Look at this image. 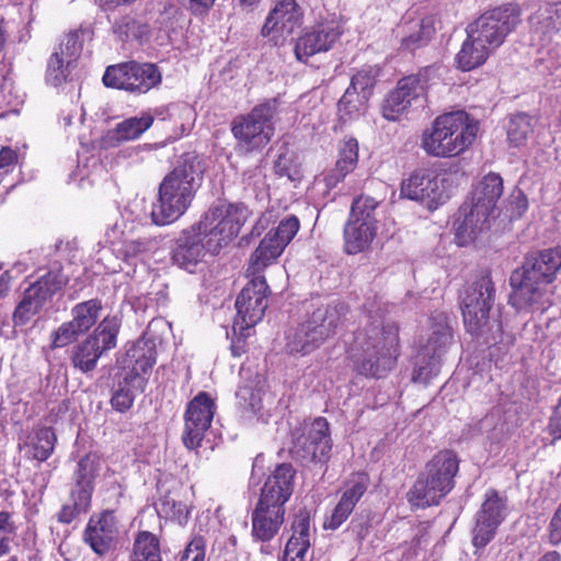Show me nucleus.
Wrapping results in <instances>:
<instances>
[{"label":"nucleus","instance_id":"obj_1","mask_svg":"<svg viewBox=\"0 0 561 561\" xmlns=\"http://www.w3.org/2000/svg\"><path fill=\"white\" fill-rule=\"evenodd\" d=\"M561 270V247L545 249L526 257L510 278V301L519 312L546 311L552 306L549 285Z\"/></svg>","mask_w":561,"mask_h":561},{"label":"nucleus","instance_id":"obj_2","mask_svg":"<svg viewBox=\"0 0 561 561\" xmlns=\"http://www.w3.org/2000/svg\"><path fill=\"white\" fill-rule=\"evenodd\" d=\"M195 157H186L168 173L159 185L158 201L151 210L152 222L165 226L174 222L190 207L202 180Z\"/></svg>","mask_w":561,"mask_h":561},{"label":"nucleus","instance_id":"obj_3","mask_svg":"<svg viewBox=\"0 0 561 561\" xmlns=\"http://www.w3.org/2000/svg\"><path fill=\"white\" fill-rule=\"evenodd\" d=\"M478 130L479 123L465 111L444 113L423 131L421 148L431 157H458L471 147Z\"/></svg>","mask_w":561,"mask_h":561},{"label":"nucleus","instance_id":"obj_4","mask_svg":"<svg viewBox=\"0 0 561 561\" xmlns=\"http://www.w3.org/2000/svg\"><path fill=\"white\" fill-rule=\"evenodd\" d=\"M355 346L360 352L357 371L366 377H383L394 367L399 355L398 329L375 319L356 333Z\"/></svg>","mask_w":561,"mask_h":561},{"label":"nucleus","instance_id":"obj_5","mask_svg":"<svg viewBox=\"0 0 561 561\" xmlns=\"http://www.w3.org/2000/svg\"><path fill=\"white\" fill-rule=\"evenodd\" d=\"M503 194V179L490 172L476 186L472 201L459 209L456 221V241L463 247L473 241L479 232L489 227L495 217L496 203Z\"/></svg>","mask_w":561,"mask_h":561},{"label":"nucleus","instance_id":"obj_6","mask_svg":"<svg viewBox=\"0 0 561 561\" xmlns=\"http://www.w3.org/2000/svg\"><path fill=\"white\" fill-rule=\"evenodd\" d=\"M345 313L346 306L342 302L317 307L304 322L287 331V353L305 356L317 350L335 333Z\"/></svg>","mask_w":561,"mask_h":561},{"label":"nucleus","instance_id":"obj_7","mask_svg":"<svg viewBox=\"0 0 561 561\" xmlns=\"http://www.w3.org/2000/svg\"><path fill=\"white\" fill-rule=\"evenodd\" d=\"M458 472V459L450 450L436 454L426 465L407 494L414 507L437 505L454 488V477Z\"/></svg>","mask_w":561,"mask_h":561},{"label":"nucleus","instance_id":"obj_8","mask_svg":"<svg viewBox=\"0 0 561 561\" xmlns=\"http://www.w3.org/2000/svg\"><path fill=\"white\" fill-rule=\"evenodd\" d=\"M495 300V287L489 275L467 284L459 294V304L467 331L476 336H492L502 332L501 323H490V311Z\"/></svg>","mask_w":561,"mask_h":561},{"label":"nucleus","instance_id":"obj_9","mask_svg":"<svg viewBox=\"0 0 561 561\" xmlns=\"http://www.w3.org/2000/svg\"><path fill=\"white\" fill-rule=\"evenodd\" d=\"M250 216L249 208L242 204H219L211 206L196 224L208 242L210 254H217L240 232Z\"/></svg>","mask_w":561,"mask_h":561},{"label":"nucleus","instance_id":"obj_10","mask_svg":"<svg viewBox=\"0 0 561 561\" xmlns=\"http://www.w3.org/2000/svg\"><path fill=\"white\" fill-rule=\"evenodd\" d=\"M280 105V98L268 99L254 106L250 113L232 122L234 138L248 150L265 147L274 136L273 117Z\"/></svg>","mask_w":561,"mask_h":561},{"label":"nucleus","instance_id":"obj_11","mask_svg":"<svg viewBox=\"0 0 561 561\" xmlns=\"http://www.w3.org/2000/svg\"><path fill=\"white\" fill-rule=\"evenodd\" d=\"M522 22V10L516 3H505L482 13L468 24L466 32H471L476 39H481L492 50L500 47L505 38Z\"/></svg>","mask_w":561,"mask_h":561},{"label":"nucleus","instance_id":"obj_12","mask_svg":"<svg viewBox=\"0 0 561 561\" xmlns=\"http://www.w3.org/2000/svg\"><path fill=\"white\" fill-rule=\"evenodd\" d=\"M377 206L378 202L370 196L354 199L343 231L344 250L347 254H357L370 247L377 232Z\"/></svg>","mask_w":561,"mask_h":561},{"label":"nucleus","instance_id":"obj_13","mask_svg":"<svg viewBox=\"0 0 561 561\" xmlns=\"http://www.w3.org/2000/svg\"><path fill=\"white\" fill-rule=\"evenodd\" d=\"M100 470V459L95 454H88L81 458L73 473V486L70 497L57 514V519L62 524H70L82 514H87L91 507V499L94 490V479Z\"/></svg>","mask_w":561,"mask_h":561},{"label":"nucleus","instance_id":"obj_14","mask_svg":"<svg viewBox=\"0 0 561 561\" xmlns=\"http://www.w3.org/2000/svg\"><path fill=\"white\" fill-rule=\"evenodd\" d=\"M119 325V321L115 316L105 317L93 334L73 348L71 355L72 365L82 373L93 370L102 354L116 346Z\"/></svg>","mask_w":561,"mask_h":561},{"label":"nucleus","instance_id":"obj_15","mask_svg":"<svg viewBox=\"0 0 561 561\" xmlns=\"http://www.w3.org/2000/svg\"><path fill=\"white\" fill-rule=\"evenodd\" d=\"M161 79L156 65L136 61L108 66L102 78L106 87L135 93H147L160 84Z\"/></svg>","mask_w":561,"mask_h":561},{"label":"nucleus","instance_id":"obj_16","mask_svg":"<svg viewBox=\"0 0 561 561\" xmlns=\"http://www.w3.org/2000/svg\"><path fill=\"white\" fill-rule=\"evenodd\" d=\"M300 228L296 216H289L279 221L275 229L270 230L251 254L248 273L256 275L271 265L294 239Z\"/></svg>","mask_w":561,"mask_h":561},{"label":"nucleus","instance_id":"obj_17","mask_svg":"<svg viewBox=\"0 0 561 561\" xmlns=\"http://www.w3.org/2000/svg\"><path fill=\"white\" fill-rule=\"evenodd\" d=\"M215 411V400L205 391L198 392L187 403L182 433V442L187 449L194 450L202 446L205 434L211 425Z\"/></svg>","mask_w":561,"mask_h":561},{"label":"nucleus","instance_id":"obj_18","mask_svg":"<svg viewBox=\"0 0 561 561\" xmlns=\"http://www.w3.org/2000/svg\"><path fill=\"white\" fill-rule=\"evenodd\" d=\"M156 343L145 336L140 337L119 359V376L125 378L126 383L131 382L139 389H146L156 364Z\"/></svg>","mask_w":561,"mask_h":561},{"label":"nucleus","instance_id":"obj_19","mask_svg":"<svg viewBox=\"0 0 561 561\" xmlns=\"http://www.w3.org/2000/svg\"><path fill=\"white\" fill-rule=\"evenodd\" d=\"M507 515L506 497L501 496L494 489H489L480 510L476 514L472 545L484 548L495 536L499 526Z\"/></svg>","mask_w":561,"mask_h":561},{"label":"nucleus","instance_id":"obj_20","mask_svg":"<svg viewBox=\"0 0 561 561\" xmlns=\"http://www.w3.org/2000/svg\"><path fill=\"white\" fill-rule=\"evenodd\" d=\"M268 286L265 278L256 276L248 283L236 300L237 319L233 330L242 331L259 323L267 308Z\"/></svg>","mask_w":561,"mask_h":561},{"label":"nucleus","instance_id":"obj_21","mask_svg":"<svg viewBox=\"0 0 561 561\" xmlns=\"http://www.w3.org/2000/svg\"><path fill=\"white\" fill-rule=\"evenodd\" d=\"M82 48L81 32H70L65 36L48 59L46 80L49 84L58 87L69 79L72 70L77 67Z\"/></svg>","mask_w":561,"mask_h":561},{"label":"nucleus","instance_id":"obj_22","mask_svg":"<svg viewBox=\"0 0 561 561\" xmlns=\"http://www.w3.org/2000/svg\"><path fill=\"white\" fill-rule=\"evenodd\" d=\"M117 535L114 513L105 511L100 516H92L89 519L83 538L98 556L103 557L114 549Z\"/></svg>","mask_w":561,"mask_h":561},{"label":"nucleus","instance_id":"obj_23","mask_svg":"<svg viewBox=\"0 0 561 561\" xmlns=\"http://www.w3.org/2000/svg\"><path fill=\"white\" fill-rule=\"evenodd\" d=\"M341 31L334 23H322L299 36L295 44L297 60L307 62L309 57L330 50L339 39Z\"/></svg>","mask_w":561,"mask_h":561},{"label":"nucleus","instance_id":"obj_24","mask_svg":"<svg viewBox=\"0 0 561 561\" xmlns=\"http://www.w3.org/2000/svg\"><path fill=\"white\" fill-rule=\"evenodd\" d=\"M368 485L369 478L366 473L353 474L331 515L325 518L323 527L331 530L337 529L350 517Z\"/></svg>","mask_w":561,"mask_h":561},{"label":"nucleus","instance_id":"obj_25","mask_svg":"<svg viewBox=\"0 0 561 561\" xmlns=\"http://www.w3.org/2000/svg\"><path fill=\"white\" fill-rule=\"evenodd\" d=\"M295 448L297 453L301 451V457L305 459L318 462L327 461L332 448L330 427L327 419H314L307 435L298 438Z\"/></svg>","mask_w":561,"mask_h":561},{"label":"nucleus","instance_id":"obj_26","mask_svg":"<svg viewBox=\"0 0 561 561\" xmlns=\"http://www.w3.org/2000/svg\"><path fill=\"white\" fill-rule=\"evenodd\" d=\"M295 470L289 463H280L265 481L257 503L285 508L294 491Z\"/></svg>","mask_w":561,"mask_h":561},{"label":"nucleus","instance_id":"obj_27","mask_svg":"<svg viewBox=\"0 0 561 561\" xmlns=\"http://www.w3.org/2000/svg\"><path fill=\"white\" fill-rule=\"evenodd\" d=\"M401 196L412 201L426 202L428 207H436L446 198L438 176L426 173H414L404 180L401 184Z\"/></svg>","mask_w":561,"mask_h":561},{"label":"nucleus","instance_id":"obj_28","mask_svg":"<svg viewBox=\"0 0 561 561\" xmlns=\"http://www.w3.org/2000/svg\"><path fill=\"white\" fill-rule=\"evenodd\" d=\"M285 508L256 503L251 514V537L254 542L266 543L278 534L285 520Z\"/></svg>","mask_w":561,"mask_h":561},{"label":"nucleus","instance_id":"obj_29","mask_svg":"<svg viewBox=\"0 0 561 561\" xmlns=\"http://www.w3.org/2000/svg\"><path fill=\"white\" fill-rule=\"evenodd\" d=\"M206 238L195 225L179 237L172 257L176 265L192 272L206 253H209Z\"/></svg>","mask_w":561,"mask_h":561},{"label":"nucleus","instance_id":"obj_30","mask_svg":"<svg viewBox=\"0 0 561 561\" xmlns=\"http://www.w3.org/2000/svg\"><path fill=\"white\" fill-rule=\"evenodd\" d=\"M302 23V11L296 0H278L270 11L262 27V35L291 34Z\"/></svg>","mask_w":561,"mask_h":561},{"label":"nucleus","instance_id":"obj_31","mask_svg":"<svg viewBox=\"0 0 561 561\" xmlns=\"http://www.w3.org/2000/svg\"><path fill=\"white\" fill-rule=\"evenodd\" d=\"M432 321L427 341L420 350L423 352V359L426 357L440 359L453 340L451 329L444 314H438Z\"/></svg>","mask_w":561,"mask_h":561},{"label":"nucleus","instance_id":"obj_32","mask_svg":"<svg viewBox=\"0 0 561 561\" xmlns=\"http://www.w3.org/2000/svg\"><path fill=\"white\" fill-rule=\"evenodd\" d=\"M125 221L116 222L108 231V241L122 252L126 259L135 257L152 248V241L147 238H131V229L126 231Z\"/></svg>","mask_w":561,"mask_h":561},{"label":"nucleus","instance_id":"obj_33","mask_svg":"<svg viewBox=\"0 0 561 561\" xmlns=\"http://www.w3.org/2000/svg\"><path fill=\"white\" fill-rule=\"evenodd\" d=\"M153 121V116L148 112L141 113L140 116L125 118L108 130L106 139L111 145L135 140L151 127Z\"/></svg>","mask_w":561,"mask_h":561},{"label":"nucleus","instance_id":"obj_34","mask_svg":"<svg viewBox=\"0 0 561 561\" xmlns=\"http://www.w3.org/2000/svg\"><path fill=\"white\" fill-rule=\"evenodd\" d=\"M358 161V142L355 138H345L339 149V156L335 167L325 176L327 185L336 186L345 176L351 173L357 165Z\"/></svg>","mask_w":561,"mask_h":561},{"label":"nucleus","instance_id":"obj_35","mask_svg":"<svg viewBox=\"0 0 561 561\" xmlns=\"http://www.w3.org/2000/svg\"><path fill=\"white\" fill-rule=\"evenodd\" d=\"M493 50L481 39H476L471 32H467V38L455 57L457 68L461 71H470L482 66Z\"/></svg>","mask_w":561,"mask_h":561},{"label":"nucleus","instance_id":"obj_36","mask_svg":"<svg viewBox=\"0 0 561 561\" xmlns=\"http://www.w3.org/2000/svg\"><path fill=\"white\" fill-rule=\"evenodd\" d=\"M67 283L68 278L60 270L49 271L32 283L25 291L44 308Z\"/></svg>","mask_w":561,"mask_h":561},{"label":"nucleus","instance_id":"obj_37","mask_svg":"<svg viewBox=\"0 0 561 561\" xmlns=\"http://www.w3.org/2000/svg\"><path fill=\"white\" fill-rule=\"evenodd\" d=\"M67 283L68 278L60 270L49 271L32 283L25 291L44 308Z\"/></svg>","mask_w":561,"mask_h":561},{"label":"nucleus","instance_id":"obj_38","mask_svg":"<svg viewBox=\"0 0 561 561\" xmlns=\"http://www.w3.org/2000/svg\"><path fill=\"white\" fill-rule=\"evenodd\" d=\"M531 30L542 41L549 38L561 27V1H550L530 18Z\"/></svg>","mask_w":561,"mask_h":561},{"label":"nucleus","instance_id":"obj_39","mask_svg":"<svg viewBox=\"0 0 561 561\" xmlns=\"http://www.w3.org/2000/svg\"><path fill=\"white\" fill-rule=\"evenodd\" d=\"M434 34V19L432 16H425L412 22L408 26V33L401 39V47L405 50L413 51L427 45Z\"/></svg>","mask_w":561,"mask_h":561},{"label":"nucleus","instance_id":"obj_40","mask_svg":"<svg viewBox=\"0 0 561 561\" xmlns=\"http://www.w3.org/2000/svg\"><path fill=\"white\" fill-rule=\"evenodd\" d=\"M537 121L525 113L511 116L507 125V140L514 147L524 146L528 137L534 133Z\"/></svg>","mask_w":561,"mask_h":561},{"label":"nucleus","instance_id":"obj_41","mask_svg":"<svg viewBox=\"0 0 561 561\" xmlns=\"http://www.w3.org/2000/svg\"><path fill=\"white\" fill-rule=\"evenodd\" d=\"M130 561H162L157 536L149 531L138 533L134 541Z\"/></svg>","mask_w":561,"mask_h":561},{"label":"nucleus","instance_id":"obj_42","mask_svg":"<svg viewBox=\"0 0 561 561\" xmlns=\"http://www.w3.org/2000/svg\"><path fill=\"white\" fill-rule=\"evenodd\" d=\"M102 309L103 306L99 299H90L77 304L71 310V321L75 323L79 331L84 333L95 324Z\"/></svg>","mask_w":561,"mask_h":561},{"label":"nucleus","instance_id":"obj_43","mask_svg":"<svg viewBox=\"0 0 561 561\" xmlns=\"http://www.w3.org/2000/svg\"><path fill=\"white\" fill-rule=\"evenodd\" d=\"M368 98L348 87L337 103L339 115L344 122L358 117L366 107Z\"/></svg>","mask_w":561,"mask_h":561},{"label":"nucleus","instance_id":"obj_44","mask_svg":"<svg viewBox=\"0 0 561 561\" xmlns=\"http://www.w3.org/2000/svg\"><path fill=\"white\" fill-rule=\"evenodd\" d=\"M157 511L167 518L174 519L180 525L187 522L190 514L187 505L179 501L175 492L172 491L167 492L158 499Z\"/></svg>","mask_w":561,"mask_h":561},{"label":"nucleus","instance_id":"obj_45","mask_svg":"<svg viewBox=\"0 0 561 561\" xmlns=\"http://www.w3.org/2000/svg\"><path fill=\"white\" fill-rule=\"evenodd\" d=\"M408 81H399L397 88L391 91L382 105V115L388 121H396L410 105L411 101L404 95L403 90Z\"/></svg>","mask_w":561,"mask_h":561},{"label":"nucleus","instance_id":"obj_46","mask_svg":"<svg viewBox=\"0 0 561 561\" xmlns=\"http://www.w3.org/2000/svg\"><path fill=\"white\" fill-rule=\"evenodd\" d=\"M115 32L125 41L135 39L142 43L149 38V25L138 19L124 16L115 24Z\"/></svg>","mask_w":561,"mask_h":561},{"label":"nucleus","instance_id":"obj_47","mask_svg":"<svg viewBox=\"0 0 561 561\" xmlns=\"http://www.w3.org/2000/svg\"><path fill=\"white\" fill-rule=\"evenodd\" d=\"M144 391L145 389H139L131 382L126 383L125 378L119 376L117 388L111 398L112 408L121 413L128 411L134 404L136 393Z\"/></svg>","mask_w":561,"mask_h":561},{"label":"nucleus","instance_id":"obj_48","mask_svg":"<svg viewBox=\"0 0 561 561\" xmlns=\"http://www.w3.org/2000/svg\"><path fill=\"white\" fill-rule=\"evenodd\" d=\"M57 437L51 427H42L35 432L32 447L33 458L38 461L47 460L55 449Z\"/></svg>","mask_w":561,"mask_h":561},{"label":"nucleus","instance_id":"obj_49","mask_svg":"<svg viewBox=\"0 0 561 561\" xmlns=\"http://www.w3.org/2000/svg\"><path fill=\"white\" fill-rule=\"evenodd\" d=\"M238 407L245 417L259 416L263 408L261 391L251 387H240L237 391Z\"/></svg>","mask_w":561,"mask_h":561},{"label":"nucleus","instance_id":"obj_50","mask_svg":"<svg viewBox=\"0 0 561 561\" xmlns=\"http://www.w3.org/2000/svg\"><path fill=\"white\" fill-rule=\"evenodd\" d=\"M434 76V70L431 68H424L417 75L408 76L402 78L400 81H408L405 89L403 90L404 95L411 102L426 93L430 87V81Z\"/></svg>","mask_w":561,"mask_h":561},{"label":"nucleus","instance_id":"obj_51","mask_svg":"<svg viewBox=\"0 0 561 561\" xmlns=\"http://www.w3.org/2000/svg\"><path fill=\"white\" fill-rule=\"evenodd\" d=\"M42 309L43 307L24 290L21 301L14 309L12 321L15 327L25 325L33 317L38 314Z\"/></svg>","mask_w":561,"mask_h":561},{"label":"nucleus","instance_id":"obj_52","mask_svg":"<svg viewBox=\"0 0 561 561\" xmlns=\"http://www.w3.org/2000/svg\"><path fill=\"white\" fill-rule=\"evenodd\" d=\"M423 357V352H419L415 357V366L412 374L414 382L427 383L439 371V359L434 357Z\"/></svg>","mask_w":561,"mask_h":561},{"label":"nucleus","instance_id":"obj_53","mask_svg":"<svg viewBox=\"0 0 561 561\" xmlns=\"http://www.w3.org/2000/svg\"><path fill=\"white\" fill-rule=\"evenodd\" d=\"M378 76L379 68L365 66L352 77L350 87L369 99Z\"/></svg>","mask_w":561,"mask_h":561},{"label":"nucleus","instance_id":"obj_54","mask_svg":"<svg viewBox=\"0 0 561 561\" xmlns=\"http://www.w3.org/2000/svg\"><path fill=\"white\" fill-rule=\"evenodd\" d=\"M80 334L82 332L78 330L72 321L65 322L51 333L50 347L54 350L65 347L75 342Z\"/></svg>","mask_w":561,"mask_h":561},{"label":"nucleus","instance_id":"obj_55","mask_svg":"<svg viewBox=\"0 0 561 561\" xmlns=\"http://www.w3.org/2000/svg\"><path fill=\"white\" fill-rule=\"evenodd\" d=\"M309 546L308 539L301 541L297 539V536H291L286 543L283 561H305Z\"/></svg>","mask_w":561,"mask_h":561},{"label":"nucleus","instance_id":"obj_56","mask_svg":"<svg viewBox=\"0 0 561 561\" xmlns=\"http://www.w3.org/2000/svg\"><path fill=\"white\" fill-rule=\"evenodd\" d=\"M206 541L203 537H194L187 545L181 561H205Z\"/></svg>","mask_w":561,"mask_h":561},{"label":"nucleus","instance_id":"obj_57","mask_svg":"<svg viewBox=\"0 0 561 561\" xmlns=\"http://www.w3.org/2000/svg\"><path fill=\"white\" fill-rule=\"evenodd\" d=\"M293 536H297L298 540L308 539L310 537V514L307 510H300L293 523Z\"/></svg>","mask_w":561,"mask_h":561},{"label":"nucleus","instance_id":"obj_58","mask_svg":"<svg viewBox=\"0 0 561 561\" xmlns=\"http://www.w3.org/2000/svg\"><path fill=\"white\" fill-rule=\"evenodd\" d=\"M18 152L11 147H2L0 150V179L3 180L18 163Z\"/></svg>","mask_w":561,"mask_h":561},{"label":"nucleus","instance_id":"obj_59","mask_svg":"<svg viewBox=\"0 0 561 561\" xmlns=\"http://www.w3.org/2000/svg\"><path fill=\"white\" fill-rule=\"evenodd\" d=\"M11 531L10 515L5 512H0V557L8 552Z\"/></svg>","mask_w":561,"mask_h":561},{"label":"nucleus","instance_id":"obj_60","mask_svg":"<svg viewBox=\"0 0 561 561\" xmlns=\"http://www.w3.org/2000/svg\"><path fill=\"white\" fill-rule=\"evenodd\" d=\"M550 542L552 545H558L561 542V504L557 508L554 515L551 518L550 525Z\"/></svg>","mask_w":561,"mask_h":561},{"label":"nucleus","instance_id":"obj_61","mask_svg":"<svg viewBox=\"0 0 561 561\" xmlns=\"http://www.w3.org/2000/svg\"><path fill=\"white\" fill-rule=\"evenodd\" d=\"M549 432L554 438H561V396L550 417Z\"/></svg>","mask_w":561,"mask_h":561},{"label":"nucleus","instance_id":"obj_62","mask_svg":"<svg viewBox=\"0 0 561 561\" xmlns=\"http://www.w3.org/2000/svg\"><path fill=\"white\" fill-rule=\"evenodd\" d=\"M510 203L515 204V208L512 209V217H520L528 208L527 198L520 191L511 196Z\"/></svg>","mask_w":561,"mask_h":561},{"label":"nucleus","instance_id":"obj_63","mask_svg":"<svg viewBox=\"0 0 561 561\" xmlns=\"http://www.w3.org/2000/svg\"><path fill=\"white\" fill-rule=\"evenodd\" d=\"M190 10L195 14L207 12L216 0H187Z\"/></svg>","mask_w":561,"mask_h":561},{"label":"nucleus","instance_id":"obj_64","mask_svg":"<svg viewBox=\"0 0 561 561\" xmlns=\"http://www.w3.org/2000/svg\"><path fill=\"white\" fill-rule=\"evenodd\" d=\"M231 353L234 357H239L242 354L245 353V345L244 341L241 339H238L237 341H233L231 344Z\"/></svg>","mask_w":561,"mask_h":561}]
</instances>
